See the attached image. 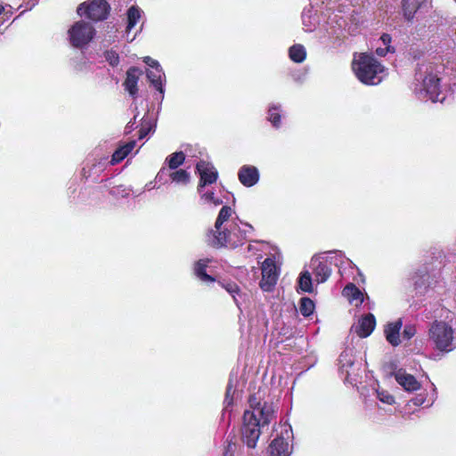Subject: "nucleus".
Segmentation results:
<instances>
[{
    "label": "nucleus",
    "mask_w": 456,
    "mask_h": 456,
    "mask_svg": "<svg viewBox=\"0 0 456 456\" xmlns=\"http://www.w3.org/2000/svg\"><path fill=\"white\" fill-rule=\"evenodd\" d=\"M361 21L349 0H312L302 12L303 28L306 32L320 28L330 34L343 29L354 33Z\"/></svg>",
    "instance_id": "obj_1"
},
{
    "label": "nucleus",
    "mask_w": 456,
    "mask_h": 456,
    "mask_svg": "<svg viewBox=\"0 0 456 456\" xmlns=\"http://www.w3.org/2000/svg\"><path fill=\"white\" fill-rule=\"evenodd\" d=\"M310 268L313 270L315 281L318 283L325 282L331 274L328 259L324 256H315L311 259Z\"/></svg>",
    "instance_id": "obj_11"
},
{
    "label": "nucleus",
    "mask_w": 456,
    "mask_h": 456,
    "mask_svg": "<svg viewBox=\"0 0 456 456\" xmlns=\"http://www.w3.org/2000/svg\"><path fill=\"white\" fill-rule=\"evenodd\" d=\"M196 169L200 176L198 191H201L202 188L207 184L215 183L217 179L218 174L215 167L208 162L200 160L197 163Z\"/></svg>",
    "instance_id": "obj_12"
},
{
    "label": "nucleus",
    "mask_w": 456,
    "mask_h": 456,
    "mask_svg": "<svg viewBox=\"0 0 456 456\" xmlns=\"http://www.w3.org/2000/svg\"><path fill=\"white\" fill-rule=\"evenodd\" d=\"M147 77L154 86V87L160 93L161 97H163L164 88L162 84V77H165V74L162 70V68L159 66V68L153 69L152 70H147Z\"/></svg>",
    "instance_id": "obj_23"
},
{
    "label": "nucleus",
    "mask_w": 456,
    "mask_h": 456,
    "mask_svg": "<svg viewBox=\"0 0 456 456\" xmlns=\"http://www.w3.org/2000/svg\"><path fill=\"white\" fill-rule=\"evenodd\" d=\"M151 129V126H146L145 125H143V126L140 129L139 138L143 139L145 136H147Z\"/></svg>",
    "instance_id": "obj_43"
},
{
    "label": "nucleus",
    "mask_w": 456,
    "mask_h": 456,
    "mask_svg": "<svg viewBox=\"0 0 456 456\" xmlns=\"http://www.w3.org/2000/svg\"><path fill=\"white\" fill-rule=\"evenodd\" d=\"M236 448L235 444L229 443L224 456H233V452Z\"/></svg>",
    "instance_id": "obj_44"
},
{
    "label": "nucleus",
    "mask_w": 456,
    "mask_h": 456,
    "mask_svg": "<svg viewBox=\"0 0 456 456\" xmlns=\"http://www.w3.org/2000/svg\"><path fill=\"white\" fill-rule=\"evenodd\" d=\"M240 226L232 222L228 227L218 231L216 232H208L207 235V241L209 245L215 248H235L243 244L244 239L240 233Z\"/></svg>",
    "instance_id": "obj_6"
},
{
    "label": "nucleus",
    "mask_w": 456,
    "mask_h": 456,
    "mask_svg": "<svg viewBox=\"0 0 456 456\" xmlns=\"http://www.w3.org/2000/svg\"><path fill=\"white\" fill-rule=\"evenodd\" d=\"M456 2V0H454Z\"/></svg>",
    "instance_id": "obj_50"
},
{
    "label": "nucleus",
    "mask_w": 456,
    "mask_h": 456,
    "mask_svg": "<svg viewBox=\"0 0 456 456\" xmlns=\"http://www.w3.org/2000/svg\"><path fill=\"white\" fill-rule=\"evenodd\" d=\"M136 142L132 140L123 145H120L112 154L110 163L116 165L122 161L135 147Z\"/></svg>",
    "instance_id": "obj_22"
},
{
    "label": "nucleus",
    "mask_w": 456,
    "mask_h": 456,
    "mask_svg": "<svg viewBox=\"0 0 456 456\" xmlns=\"http://www.w3.org/2000/svg\"><path fill=\"white\" fill-rule=\"evenodd\" d=\"M428 0H402L403 15L408 21H411L416 12L423 8Z\"/></svg>",
    "instance_id": "obj_16"
},
{
    "label": "nucleus",
    "mask_w": 456,
    "mask_h": 456,
    "mask_svg": "<svg viewBox=\"0 0 456 456\" xmlns=\"http://www.w3.org/2000/svg\"><path fill=\"white\" fill-rule=\"evenodd\" d=\"M299 289L307 293L313 291V281L309 271H303L298 278Z\"/></svg>",
    "instance_id": "obj_26"
},
{
    "label": "nucleus",
    "mask_w": 456,
    "mask_h": 456,
    "mask_svg": "<svg viewBox=\"0 0 456 456\" xmlns=\"http://www.w3.org/2000/svg\"><path fill=\"white\" fill-rule=\"evenodd\" d=\"M144 63H146L149 67L152 69L159 68L160 65L158 61L153 60L152 58L146 56L143 59Z\"/></svg>",
    "instance_id": "obj_41"
},
{
    "label": "nucleus",
    "mask_w": 456,
    "mask_h": 456,
    "mask_svg": "<svg viewBox=\"0 0 456 456\" xmlns=\"http://www.w3.org/2000/svg\"><path fill=\"white\" fill-rule=\"evenodd\" d=\"M185 159V156L183 151H177L171 154L167 158L166 162L170 169H176L180 167Z\"/></svg>",
    "instance_id": "obj_29"
},
{
    "label": "nucleus",
    "mask_w": 456,
    "mask_h": 456,
    "mask_svg": "<svg viewBox=\"0 0 456 456\" xmlns=\"http://www.w3.org/2000/svg\"><path fill=\"white\" fill-rule=\"evenodd\" d=\"M243 227H240V233H241V236L243 237L244 240H248L250 235L254 232V227L249 224H242Z\"/></svg>",
    "instance_id": "obj_39"
},
{
    "label": "nucleus",
    "mask_w": 456,
    "mask_h": 456,
    "mask_svg": "<svg viewBox=\"0 0 456 456\" xmlns=\"http://www.w3.org/2000/svg\"><path fill=\"white\" fill-rule=\"evenodd\" d=\"M292 429L289 425L281 426V434L272 442L269 447L270 456H289Z\"/></svg>",
    "instance_id": "obj_9"
},
{
    "label": "nucleus",
    "mask_w": 456,
    "mask_h": 456,
    "mask_svg": "<svg viewBox=\"0 0 456 456\" xmlns=\"http://www.w3.org/2000/svg\"><path fill=\"white\" fill-rule=\"evenodd\" d=\"M225 290L232 297L234 303L240 307L241 302L240 298L242 295L240 293V289L237 284L235 283H227L224 285Z\"/></svg>",
    "instance_id": "obj_31"
},
{
    "label": "nucleus",
    "mask_w": 456,
    "mask_h": 456,
    "mask_svg": "<svg viewBox=\"0 0 456 456\" xmlns=\"http://www.w3.org/2000/svg\"><path fill=\"white\" fill-rule=\"evenodd\" d=\"M127 25L126 31L129 33L138 23L142 16V10L137 6H131L127 10Z\"/></svg>",
    "instance_id": "obj_25"
},
{
    "label": "nucleus",
    "mask_w": 456,
    "mask_h": 456,
    "mask_svg": "<svg viewBox=\"0 0 456 456\" xmlns=\"http://www.w3.org/2000/svg\"><path fill=\"white\" fill-rule=\"evenodd\" d=\"M394 377L396 382L407 392H414L420 388V383L416 378L403 369L395 371Z\"/></svg>",
    "instance_id": "obj_13"
},
{
    "label": "nucleus",
    "mask_w": 456,
    "mask_h": 456,
    "mask_svg": "<svg viewBox=\"0 0 456 456\" xmlns=\"http://www.w3.org/2000/svg\"><path fill=\"white\" fill-rule=\"evenodd\" d=\"M267 247V244L262 240H254L248 246V252L252 255H256V252L264 250Z\"/></svg>",
    "instance_id": "obj_35"
},
{
    "label": "nucleus",
    "mask_w": 456,
    "mask_h": 456,
    "mask_svg": "<svg viewBox=\"0 0 456 456\" xmlns=\"http://www.w3.org/2000/svg\"><path fill=\"white\" fill-rule=\"evenodd\" d=\"M417 332L415 325L412 324H407L405 325L403 331V338L404 339H411Z\"/></svg>",
    "instance_id": "obj_38"
},
{
    "label": "nucleus",
    "mask_w": 456,
    "mask_h": 456,
    "mask_svg": "<svg viewBox=\"0 0 456 456\" xmlns=\"http://www.w3.org/2000/svg\"><path fill=\"white\" fill-rule=\"evenodd\" d=\"M231 391H232V386L229 385L227 387V390H226V396H225V403H227V404L231 403V400L229 399Z\"/></svg>",
    "instance_id": "obj_46"
},
{
    "label": "nucleus",
    "mask_w": 456,
    "mask_h": 456,
    "mask_svg": "<svg viewBox=\"0 0 456 456\" xmlns=\"http://www.w3.org/2000/svg\"><path fill=\"white\" fill-rule=\"evenodd\" d=\"M250 405L252 411H246L243 415L241 434L247 446L255 448L262 430L274 419L275 410L272 403L266 402L254 405L252 399Z\"/></svg>",
    "instance_id": "obj_2"
},
{
    "label": "nucleus",
    "mask_w": 456,
    "mask_h": 456,
    "mask_svg": "<svg viewBox=\"0 0 456 456\" xmlns=\"http://www.w3.org/2000/svg\"><path fill=\"white\" fill-rule=\"evenodd\" d=\"M280 106L273 105L268 110V119L274 127H279L281 125Z\"/></svg>",
    "instance_id": "obj_32"
},
{
    "label": "nucleus",
    "mask_w": 456,
    "mask_h": 456,
    "mask_svg": "<svg viewBox=\"0 0 456 456\" xmlns=\"http://www.w3.org/2000/svg\"><path fill=\"white\" fill-rule=\"evenodd\" d=\"M377 397L378 399L387 404H393L395 403V398L392 395H390L387 391L385 390H377Z\"/></svg>",
    "instance_id": "obj_36"
},
{
    "label": "nucleus",
    "mask_w": 456,
    "mask_h": 456,
    "mask_svg": "<svg viewBox=\"0 0 456 456\" xmlns=\"http://www.w3.org/2000/svg\"><path fill=\"white\" fill-rule=\"evenodd\" d=\"M403 326V322L401 319L389 322L386 325L384 333L386 336L387 341L392 345L393 346H396L400 344V330Z\"/></svg>",
    "instance_id": "obj_17"
},
{
    "label": "nucleus",
    "mask_w": 456,
    "mask_h": 456,
    "mask_svg": "<svg viewBox=\"0 0 456 456\" xmlns=\"http://www.w3.org/2000/svg\"><path fill=\"white\" fill-rule=\"evenodd\" d=\"M139 80V70L136 68H130L126 71V77L124 82L125 89L129 93V94L133 97H135L137 94V83Z\"/></svg>",
    "instance_id": "obj_18"
},
{
    "label": "nucleus",
    "mask_w": 456,
    "mask_h": 456,
    "mask_svg": "<svg viewBox=\"0 0 456 456\" xmlns=\"http://www.w3.org/2000/svg\"><path fill=\"white\" fill-rule=\"evenodd\" d=\"M289 58L295 62H302L306 57V52L302 45H294L289 51Z\"/></svg>",
    "instance_id": "obj_27"
},
{
    "label": "nucleus",
    "mask_w": 456,
    "mask_h": 456,
    "mask_svg": "<svg viewBox=\"0 0 456 456\" xmlns=\"http://www.w3.org/2000/svg\"><path fill=\"white\" fill-rule=\"evenodd\" d=\"M394 49L391 47V46H387L385 48H382V47H378L376 49V53L379 55V56H385L387 53L389 52H393Z\"/></svg>",
    "instance_id": "obj_42"
},
{
    "label": "nucleus",
    "mask_w": 456,
    "mask_h": 456,
    "mask_svg": "<svg viewBox=\"0 0 456 456\" xmlns=\"http://www.w3.org/2000/svg\"><path fill=\"white\" fill-rule=\"evenodd\" d=\"M68 33L72 46L81 48L94 38L95 29L92 24L79 20L74 23Z\"/></svg>",
    "instance_id": "obj_7"
},
{
    "label": "nucleus",
    "mask_w": 456,
    "mask_h": 456,
    "mask_svg": "<svg viewBox=\"0 0 456 456\" xmlns=\"http://www.w3.org/2000/svg\"><path fill=\"white\" fill-rule=\"evenodd\" d=\"M3 11H4V6L0 5V14L2 13Z\"/></svg>",
    "instance_id": "obj_48"
},
{
    "label": "nucleus",
    "mask_w": 456,
    "mask_h": 456,
    "mask_svg": "<svg viewBox=\"0 0 456 456\" xmlns=\"http://www.w3.org/2000/svg\"><path fill=\"white\" fill-rule=\"evenodd\" d=\"M164 172H165V168L163 167V168H162V169L158 173V175H157L156 178H157V179H159V180H161V178H162V175H163Z\"/></svg>",
    "instance_id": "obj_47"
},
{
    "label": "nucleus",
    "mask_w": 456,
    "mask_h": 456,
    "mask_svg": "<svg viewBox=\"0 0 456 456\" xmlns=\"http://www.w3.org/2000/svg\"><path fill=\"white\" fill-rule=\"evenodd\" d=\"M233 210L231 207L224 206L217 216V218L215 223V227L209 232H216L224 229V227H228L231 224L229 223V219L232 216Z\"/></svg>",
    "instance_id": "obj_19"
},
{
    "label": "nucleus",
    "mask_w": 456,
    "mask_h": 456,
    "mask_svg": "<svg viewBox=\"0 0 456 456\" xmlns=\"http://www.w3.org/2000/svg\"><path fill=\"white\" fill-rule=\"evenodd\" d=\"M376 326V320L373 314H368L359 320L354 329L355 333L361 338L369 337Z\"/></svg>",
    "instance_id": "obj_15"
},
{
    "label": "nucleus",
    "mask_w": 456,
    "mask_h": 456,
    "mask_svg": "<svg viewBox=\"0 0 456 456\" xmlns=\"http://www.w3.org/2000/svg\"><path fill=\"white\" fill-rule=\"evenodd\" d=\"M342 294L351 304L354 303L355 305H361L364 299L362 292L353 283L347 284Z\"/></svg>",
    "instance_id": "obj_20"
},
{
    "label": "nucleus",
    "mask_w": 456,
    "mask_h": 456,
    "mask_svg": "<svg viewBox=\"0 0 456 456\" xmlns=\"http://www.w3.org/2000/svg\"><path fill=\"white\" fill-rule=\"evenodd\" d=\"M130 189L126 187L125 185L119 184L113 186L110 193L115 197H126L130 193Z\"/></svg>",
    "instance_id": "obj_34"
},
{
    "label": "nucleus",
    "mask_w": 456,
    "mask_h": 456,
    "mask_svg": "<svg viewBox=\"0 0 456 456\" xmlns=\"http://www.w3.org/2000/svg\"><path fill=\"white\" fill-rule=\"evenodd\" d=\"M426 395L425 394H419L417 396L412 398L410 403H411L415 406H420L426 402Z\"/></svg>",
    "instance_id": "obj_40"
},
{
    "label": "nucleus",
    "mask_w": 456,
    "mask_h": 456,
    "mask_svg": "<svg viewBox=\"0 0 456 456\" xmlns=\"http://www.w3.org/2000/svg\"><path fill=\"white\" fill-rule=\"evenodd\" d=\"M428 336L434 348L440 352L449 353L456 348L455 330L444 321L433 322L428 328Z\"/></svg>",
    "instance_id": "obj_5"
},
{
    "label": "nucleus",
    "mask_w": 456,
    "mask_h": 456,
    "mask_svg": "<svg viewBox=\"0 0 456 456\" xmlns=\"http://www.w3.org/2000/svg\"><path fill=\"white\" fill-rule=\"evenodd\" d=\"M438 67L432 64H422L415 75L414 93L421 101L443 102L445 99L442 91L441 77Z\"/></svg>",
    "instance_id": "obj_3"
},
{
    "label": "nucleus",
    "mask_w": 456,
    "mask_h": 456,
    "mask_svg": "<svg viewBox=\"0 0 456 456\" xmlns=\"http://www.w3.org/2000/svg\"><path fill=\"white\" fill-rule=\"evenodd\" d=\"M314 310V304L309 297H303L300 300L299 311L302 315L310 316Z\"/></svg>",
    "instance_id": "obj_30"
},
{
    "label": "nucleus",
    "mask_w": 456,
    "mask_h": 456,
    "mask_svg": "<svg viewBox=\"0 0 456 456\" xmlns=\"http://www.w3.org/2000/svg\"><path fill=\"white\" fill-rule=\"evenodd\" d=\"M208 259H200L194 265L195 275L203 282H212L214 279L206 273Z\"/></svg>",
    "instance_id": "obj_24"
},
{
    "label": "nucleus",
    "mask_w": 456,
    "mask_h": 456,
    "mask_svg": "<svg viewBox=\"0 0 456 456\" xmlns=\"http://www.w3.org/2000/svg\"><path fill=\"white\" fill-rule=\"evenodd\" d=\"M352 69L356 77L368 86L379 85L387 74L386 68L371 54L366 53L354 56Z\"/></svg>",
    "instance_id": "obj_4"
},
{
    "label": "nucleus",
    "mask_w": 456,
    "mask_h": 456,
    "mask_svg": "<svg viewBox=\"0 0 456 456\" xmlns=\"http://www.w3.org/2000/svg\"><path fill=\"white\" fill-rule=\"evenodd\" d=\"M169 177L172 180V182L178 184L185 185L189 183L191 176L186 170L179 169L170 173Z\"/></svg>",
    "instance_id": "obj_28"
},
{
    "label": "nucleus",
    "mask_w": 456,
    "mask_h": 456,
    "mask_svg": "<svg viewBox=\"0 0 456 456\" xmlns=\"http://www.w3.org/2000/svg\"><path fill=\"white\" fill-rule=\"evenodd\" d=\"M354 361V357L352 349L343 351L339 356L340 370L346 375V379H348L352 374L349 369L353 367Z\"/></svg>",
    "instance_id": "obj_21"
},
{
    "label": "nucleus",
    "mask_w": 456,
    "mask_h": 456,
    "mask_svg": "<svg viewBox=\"0 0 456 456\" xmlns=\"http://www.w3.org/2000/svg\"><path fill=\"white\" fill-rule=\"evenodd\" d=\"M455 40H456V28H455Z\"/></svg>",
    "instance_id": "obj_49"
},
{
    "label": "nucleus",
    "mask_w": 456,
    "mask_h": 456,
    "mask_svg": "<svg viewBox=\"0 0 456 456\" xmlns=\"http://www.w3.org/2000/svg\"><path fill=\"white\" fill-rule=\"evenodd\" d=\"M105 59L113 67L119 63L118 54L114 51H107L105 53Z\"/></svg>",
    "instance_id": "obj_37"
},
{
    "label": "nucleus",
    "mask_w": 456,
    "mask_h": 456,
    "mask_svg": "<svg viewBox=\"0 0 456 456\" xmlns=\"http://www.w3.org/2000/svg\"><path fill=\"white\" fill-rule=\"evenodd\" d=\"M380 40L382 41L383 45L387 46H390L389 44L391 43V37L388 34H383L380 37Z\"/></svg>",
    "instance_id": "obj_45"
},
{
    "label": "nucleus",
    "mask_w": 456,
    "mask_h": 456,
    "mask_svg": "<svg viewBox=\"0 0 456 456\" xmlns=\"http://www.w3.org/2000/svg\"><path fill=\"white\" fill-rule=\"evenodd\" d=\"M110 5L106 0H93L89 4L83 3L78 5L77 12L79 16H86L92 20H103L110 13Z\"/></svg>",
    "instance_id": "obj_8"
},
{
    "label": "nucleus",
    "mask_w": 456,
    "mask_h": 456,
    "mask_svg": "<svg viewBox=\"0 0 456 456\" xmlns=\"http://www.w3.org/2000/svg\"><path fill=\"white\" fill-rule=\"evenodd\" d=\"M262 280L260 287L265 291H270L274 287L278 280V271L275 262L272 258H266L262 263Z\"/></svg>",
    "instance_id": "obj_10"
},
{
    "label": "nucleus",
    "mask_w": 456,
    "mask_h": 456,
    "mask_svg": "<svg viewBox=\"0 0 456 456\" xmlns=\"http://www.w3.org/2000/svg\"><path fill=\"white\" fill-rule=\"evenodd\" d=\"M240 182L246 187H251L259 181V171L254 166L244 165L238 172Z\"/></svg>",
    "instance_id": "obj_14"
},
{
    "label": "nucleus",
    "mask_w": 456,
    "mask_h": 456,
    "mask_svg": "<svg viewBox=\"0 0 456 456\" xmlns=\"http://www.w3.org/2000/svg\"><path fill=\"white\" fill-rule=\"evenodd\" d=\"M200 193L201 200L204 203H208V204L211 203L215 206H219L223 203V201L221 200L216 199L215 197V193L212 191H208L205 192L200 191Z\"/></svg>",
    "instance_id": "obj_33"
}]
</instances>
